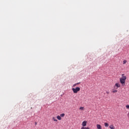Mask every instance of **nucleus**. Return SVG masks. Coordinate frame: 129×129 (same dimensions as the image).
<instances>
[{
  "label": "nucleus",
  "instance_id": "nucleus-1",
  "mask_svg": "<svg viewBox=\"0 0 129 129\" xmlns=\"http://www.w3.org/2000/svg\"><path fill=\"white\" fill-rule=\"evenodd\" d=\"M72 90L74 93H77L78 91H80V88L79 87H76V88H73Z\"/></svg>",
  "mask_w": 129,
  "mask_h": 129
},
{
  "label": "nucleus",
  "instance_id": "nucleus-2",
  "mask_svg": "<svg viewBox=\"0 0 129 129\" xmlns=\"http://www.w3.org/2000/svg\"><path fill=\"white\" fill-rule=\"evenodd\" d=\"M120 82L121 84H124L125 83V81L122 80V79H120Z\"/></svg>",
  "mask_w": 129,
  "mask_h": 129
},
{
  "label": "nucleus",
  "instance_id": "nucleus-3",
  "mask_svg": "<svg viewBox=\"0 0 129 129\" xmlns=\"http://www.w3.org/2000/svg\"><path fill=\"white\" fill-rule=\"evenodd\" d=\"M86 123H87V121H84L82 122V125L84 127V126H86Z\"/></svg>",
  "mask_w": 129,
  "mask_h": 129
},
{
  "label": "nucleus",
  "instance_id": "nucleus-4",
  "mask_svg": "<svg viewBox=\"0 0 129 129\" xmlns=\"http://www.w3.org/2000/svg\"><path fill=\"white\" fill-rule=\"evenodd\" d=\"M124 75V74H122V77L121 78H120L121 79L123 80H125L126 79V76H123Z\"/></svg>",
  "mask_w": 129,
  "mask_h": 129
},
{
  "label": "nucleus",
  "instance_id": "nucleus-5",
  "mask_svg": "<svg viewBox=\"0 0 129 129\" xmlns=\"http://www.w3.org/2000/svg\"><path fill=\"white\" fill-rule=\"evenodd\" d=\"M97 129H102L100 124H97Z\"/></svg>",
  "mask_w": 129,
  "mask_h": 129
},
{
  "label": "nucleus",
  "instance_id": "nucleus-6",
  "mask_svg": "<svg viewBox=\"0 0 129 129\" xmlns=\"http://www.w3.org/2000/svg\"><path fill=\"white\" fill-rule=\"evenodd\" d=\"M56 118H57V119H58V120H61V119L60 116H59V115H57L56 116Z\"/></svg>",
  "mask_w": 129,
  "mask_h": 129
},
{
  "label": "nucleus",
  "instance_id": "nucleus-7",
  "mask_svg": "<svg viewBox=\"0 0 129 129\" xmlns=\"http://www.w3.org/2000/svg\"><path fill=\"white\" fill-rule=\"evenodd\" d=\"M115 86H116L117 88H118V87H120L119 84L116 83V84H115Z\"/></svg>",
  "mask_w": 129,
  "mask_h": 129
},
{
  "label": "nucleus",
  "instance_id": "nucleus-8",
  "mask_svg": "<svg viewBox=\"0 0 129 129\" xmlns=\"http://www.w3.org/2000/svg\"><path fill=\"white\" fill-rule=\"evenodd\" d=\"M60 116L61 117H64V116H65V113H62L60 115Z\"/></svg>",
  "mask_w": 129,
  "mask_h": 129
},
{
  "label": "nucleus",
  "instance_id": "nucleus-9",
  "mask_svg": "<svg viewBox=\"0 0 129 129\" xmlns=\"http://www.w3.org/2000/svg\"><path fill=\"white\" fill-rule=\"evenodd\" d=\"M110 128L111 129H114V126H113V125H111L109 126Z\"/></svg>",
  "mask_w": 129,
  "mask_h": 129
},
{
  "label": "nucleus",
  "instance_id": "nucleus-10",
  "mask_svg": "<svg viewBox=\"0 0 129 129\" xmlns=\"http://www.w3.org/2000/svg\"><path fill=\"white\" fill-rule=\"evenodd\" d=\"M81 129H89L88 127H82Z\"/></svg>",
  "mask_w": 129,
  "mask_h": 129
},
{
  "label": "nucleus",
  "instance_id": "nucleus-11",
  "mask_svg": "<svg viewBox=\"0 0 129 129\" xmlns=\"http://www.w3.org/2000/svg\"><path fill=\"white\" fill-rule=\"evenodd\" d=\"M104 125H105V126L107 127V126H108V123H107L106 122H105L104 123Z\"/></svg>",
  "mask_w": 129,
  "mask_h": 129
},
{
  "label": "nucleus",
  "instance_id": "nucleus-12",
  "mask_svg": "<svg viewBox=\"0 0 129 129\" xmlns=\"http://www.w3.org/2000/svg\"><path fill=\"white\" fill-rule=\"evenodd\" d=\"M52 119H53V120H54V121H57V119H55V117H54L52 118Z\"/></svg>",
  "mask_w": 129,
  "mask_h": 129
},
{
  "label": "nucleus",
  "instance_id": "nucleus-13",
  "mask_svg": "<svg viewBox=\"0 0 129 129\" xmlns=\"http://www.w3.org/2000/svg\"><path fill=\"white\" fill-rule=\"evenodd\" d=\"M115 92H117V90H114L113 91V93H115Z\"/></svg>",
  "mask_w": 129,
  "mask_h": 129
},
{
  "label": "nucleus",
  "instance_id": "nucleus-14",
  "mask_svg": "<svg viewBox=\"0 0 129 129\" xmlns=\"http://www.w3.org/2000/svg\"><path fill=\"white\" fill-rule=\"evenodd\" d=\"M125 63H126V60H124L123 61V64H125Z\"/></svg>",
  "mask_w": 129,
  "mask_h": 129
},
{
  "label": "nucleus",
  "instance_id": "nucleus-15",
  "mask_svg": "<svg viewBox=\"0 0 129 129\" xmlns=\"http://www.w3.org/2000/svg\"><path fill=\"white\" fill-rule=\"evenodd\" d=\"M84 108L83 107H81L80 108V109L81 110H83V109H84Z\"/></svg>",
  "mask_w": 129,
  "mask_h": 129
},
{
  "label": "nucleus",
  "instance_id": "nucleus-16",
  "mask_svg": "<svg viewBox=\"0 0 129 129\" xmlns=\"http://www.w3.org/2000/svg\"><path fill=\"white\" fill-rule=\"evenodd\" d=\"M126 108L129 109V105H126Z\"/></svg>",
  "mask_w": 129,
  "mask_h": 129
},
{
  "label": "nucleus",
  "instance_id": "nucleus-17",
  "mask_svg": "<svg viewBox=\"0 0 129 129\" xmlns=\"http://www.w3.org/2000/svg\"><path fill=\"white\" fill-rule=\"evenodd\" d=\"M76 85H77L76 84H74V85H73L74 87H75V86H76Z\"/></svg>",
  "mask_w": 129,
  "mask_h": 129
},
{
  "label": "nucleus",
  "instance_id": "nucleus-18",
  "mask_svg": "<svg viewBox=\"0 0 129 129\" xmlns=\"http://www.w3.org/2000/svg\"><path fill=\"white\" fill-rule=\"evenodd\" d=\"M77 85H78L79 84H80V83H76Z\"/></svg>",
  "mask_w": 129,
  "mask_h": 129
},
{
  "label": "nucleus",
  "instance_id": "nucleus-19",
  "mask_svg": "<svg viewBox=\"0 0 129 129\" xmlns=\"http://www.w3.org/2000/svg\"><path fill=\"white\" fill-rule=\"evenodd\" d=\"M106 93H107V94H108V93H109V91H106Z\"/></svg>",
  "mask_w": 129,
  "mask_h": 129
},
{
  "label": "nucleus",
  "instance_id": "nucleus-20",
  "mask_svg": "<svg viewBox=\"0 0 129 129\" xmlns=\"http://www.w3.org/2000/svg\"><path fill=\"white\" fill-rule=\"evenodd\" d=\"M35 125H37V122H35Z\"/></svg>",
  "mask_w": 129,
  "mask_h": 129
}]
</instances>
